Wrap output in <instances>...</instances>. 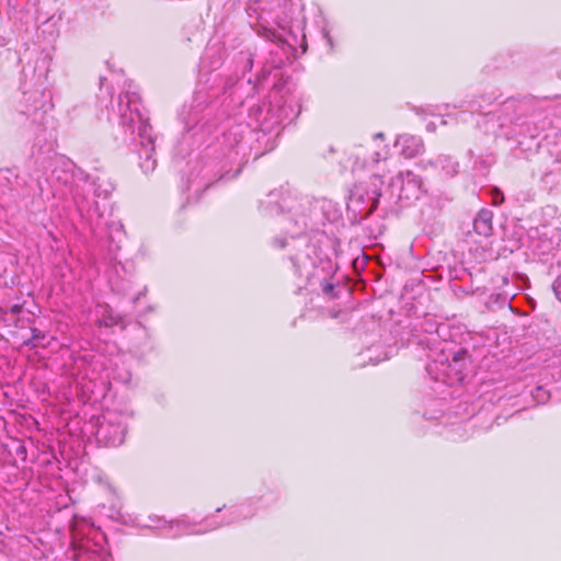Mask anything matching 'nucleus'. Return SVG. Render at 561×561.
<instances>
[{
  "instance_id": "13",
  "label": "nucleus",
  "mask_w": 561,
  "mask_h": 561,
  "mask_svg": "<svg viewBox=\"0 0 561 561\" xmlns=\"http://www.w3.org/2000/svg\"><path fill=\"white\" fill-rule=\"evenodd\" d=\"M394 147L399 153L405 158H414L424 150V144L421 137L413 135H401L398 137Z\"/></svg>"
},
{
  "instance_id": "36",
  "label": "nucleus",
  "mask_w": 561,
  "mask_h": 561,
  "mask_svg": "<svg viewBox=\"0 0 561 561\" xmlns=\"http://www.w3.org/2000/svg\"><path fill=\"white\" fill-rule=\"evenodd\" d=\"M375 156H377V158L375 159V161H378V156H379V153H378V152H375Z\"/></svg>"
},
{
  "instance_id": "19",
  "label": "nucleus",
  "mask_w": 561,
  "mask_h": 561,
  "mask_svg": "<svg viewBox=\"0 0 561 561\" xmlns=\"http://www.w3.org/2000/svg\"><path fill=\"white\" fill-rule=\"evenodd\" d=\"M31 336L24 341V345L28 348H37V347H45L47 345V336L45 332L37 328L31 329Z\"/></svg>"
},
{
  "instance_id": "28",
  "label": "nucleus",
  "mask_w": 561,
  "mask_h": 561,
  "mask_svg": "<svg viewBox=\"0 0 561 561\" xmlns=\"http://www.w3.org/2000/svg\"><path fill=\"white\" fill-rule=\"evenodd\" d=\"M335 286L332 284V283H324L323 286H322V291L329 296V297H335Z\"/></svg>"
},
{
  "instance_id": "8",
  "label": "nucleus",
  "mask_w": 561,
  "mask_h": 561,
  "mask_svg": "<svg viewBox=\"0 0 561 561\" xmlns=\"http://www.w3.org/2000/svg\"><path fill=\"white\" fill-rule=\"evenodd\" d=\"M300 100L294 94L285 92L279 96L273 95L268 113L275 117L276 124L293 123L300 114Z\"/></svg>"
},
{
  "instance_id": "6",
  "label": "nucleus",
  "mask_w": 561,
  "mask_h": 561,
  "mask_svg": "<svg viewBox=\"0 0 561 561\" xmlns=\"http://www.w3.org/2000/svg\"><path fill=\"white\" fill-rule=\"evenodd\" d=\"M92 533V536L73 538L71 558L75 561H112L111 553L104 547V534L96 530Z\"/></svg>"
},
{
  "instance_id": "18",
  "label": "nucleus",
  "mask_w": 561,
  "mask_h": 561,
  "mask_svg": "<svg viewBox=\"0 0 561 561\" xmlns=\"http://www.w3.org/2000/svg\"><path fill=\"white\" fill-rule=\"evenodd\" d=\"M90 185L93 188L94 196L101 198H107L115 188L113 182L105 175L93 178Z\"/></svg>"
},
{
  "instance_id": "10",
  "label": "nucleus",
  "mask_w": 561,
  "mask_h": 561,
  "mask_svg": "<svg viewBox=\"0 0 561 561\" xmlns=\"http://www.w3.org/2000/svg\"><path fill=\"white\" fill-rule=\"evenodd\" d=\"M24 98L27 103H32L26 105L21 114L25 115L32 123L42 124L47 112V102L44 100V94L39 91H33L24 93Z\"/></svg>"
},
{
  "instance_id": "25",
  "label": "nucleus",
  "mask_w": 561,
  "mask_h": 561,
  "mask_svg": "<svg viewBox=\"0 0 561 561\" xmlns=\"http://www.w3.org/2000/svg\"><path fill=\"white\" fill-rule=\"evenodd\" d=\"M552 290L557 299L561 302V274L554 279Z\"/></svg>"
},
{
  "instance_id": "34",
  "label": "nucleus",
  "mask_w": 561,
  "mask_h": 561,
  "mask_svg": "<svg viewBox=\"0 0 561 561\" xmlns=\"http://www.w3.org/2000/svg\"><path fill=\"white\" fill-rule=\"evenodd\" d=\"M134 127H135V130H134V134H135V133H136V130L138 131V123H137V121L135 122ZM137 139L139 140V137H138V136H137V137H134V140H137Z\"/></svg>"
},
{
  "instance_id": "20",
  "label": "nucleus",
  "mask_w": 561,
  "mask_h": 561,
  "mask_svg": "<svg viewBox=\"0 0 561 561\" xmlns=\"http://www.w3.org/2000/svg\"><path fill=\"white\" fill-rule=\"evenodd\" d=\"M436 165L446 172L447 175L454 176L458 173L459 163L449 156H439L435 161Z\"/></svg>"
},
{
  "instance_id": "32",
  "label": "nucleus",
  "mask_w": 561,
  "mask_h": 561,
  "mask_svg": "<svg viewBox=\"0 0 561 561\" xmlns=\"http://www.w3.org/2000/svg\"><path fill=\"white\" fill-rule=\"evenodd\" d=\"M21 311V307L19 305H14L11 308V312L18 314Z\"/></svg>"
},
{
  "instance_id": "14",
  "label": "nucleus",
  "mask_w": 561,
  "mask_h": 561,
  "mask_svg": "<svg viewBox=\"0 0 561 561\" xmlns=\"http://www.w3.org/2000/svg\"><path fill=\"white\" fill-rule=\"evenodd\" d=\"M73 181V171L68 162H62L60 165H56L49 175V182L51 185H56L57 188L60 190L69 188L72 192Z\"/></svg>"
},
{
  "instance_id": "24",
  "label": "nucleus",
  "mask_w": 561,
  "mask_h": 561,
  "mask_svg": "<svg viewBox=\"0 0 561 561\" xmlns=\"http://www.w3.org/2000/svg\"><path fill=\"white\" fill-rule=\"evenodd\" d=\"M215 55H217V58L216 59H213L211 64H210V69H217L220 65H221V56L219 54L218 50H214L213 48H209L206 50L205 55H204V61L208 58H214Z\"/></svg>"
},
{
  "instance_id": "27",
  "label": "nucleus",
  "mask_w": 561,
  "mask_h": 561,
  "mask_svg": "<svg viewBox=\"0 0 561 561\" xmlns=\"http://www.w3.org/2000/svg\"><path fill=\"white\" fill-rule=\"evenodd\" d=\"M492 198L493 204L499 206L504 202V194L499 188H494Z\"/></svg>"
},
{
  "instance_id": "3",
  "label": "nucleus",
  "mask_w": 561,
  "mask_h": 561,
  "mask_svg": "<svg viewBox=\"0 0 561 561\" xmlns=\"http://www.w3.org/2000/svg\"><path fill=\"white\" fill-rule=\"evenodd\" d=\"M117 112L119 124L130 135H134V124L137 121L140 146L138 150L139 167L145 173L152 172L157 165V159L154 158L157 136L142 107L138 92L128 89L119 94Z\"/></svg>"
},
{
  "instance_id": "30",
  "label": "nucleus",
  "mask_w": 561,
  "mask_h": 561,
  "mask_svg": "<svg viewBox=\"0 0 561 561\" xmlns=\"http://www.w3.org/2000/svg\"><path fill=\"white\" fill-rule=\"evenodd\" d=\"M388 357H389V356H388V354H387V353H385L383 357H373L371 355H369L368 359H369L370 362H373V364H378L379 362L385 360V359H387Z\"/></svg>"
},
{
  "instance_id": "22",
  "label": "nucleus",
  "mask_w": 561,
  "mask_h": 561,
  "mask_svg": "<svg viewBox=\"0 0 561 561\" xmlns=\"http://www.w3.org/2000/svg\"><path fill=\"white\" fill-rule=\"evenodd\" d=\"M530 393L537 404H545L550 398V392L542 386L536 387Z\"/></svg>"
},
{
  "instance_id": "21",
  "label": "nucleus",
  "mask_w": 561,
  "mask_h": 561,
  "mask_svg": "<svg viewBox=\"0 0 561 561\" xmlns=\"http://www.w3.org/2000/svg\"><path fill=\"white\" fill-rule=\"evenodd\" d=\"M121 317L117 314H114L111 308L106 307L101 320L100 324L104 325L106 328H112L117 325L121 322Z\"/></svg>"
},
{
  "instance_id": "4",
  "label": "nucleus",
  "mask_w": 561,
  "mask_h": 561,
  "mask_svg": "<svg viewBox=\"0 0 561 561\" xmlns=\"http://www.w3.org/2000/svg\"><path fill=\"white\" fill-rule=\"evenodd\" d=\"M383 181L379 175H373L367 185H355L346 204L347 214L353 220L360 221L370 216L380 203L387 202L386 193L381 191Z\"/></svg>"
},
{
  "instance_id": "1",
  "label": "nucleus",
  "mask_w": 561,
  "mask_h": 561,
  "mask_svg": "<svg viewBox=\"0 0 561 561\" xmlns=\"http://www.w3.org/2000/svg\"><path fill=\"white\" fill-rule=\"evenodd\" d=\"M260 213L265 217H277L278 225L290 238H274L278 249L289 247V260L295 273L309 277L312 270L329 259V238L323 231L313 228V203L306 196L289 191H272L260 202Z\"/></svg>"
},
{
  "instance_id": "2",
  "label": "nucleus",
  "mask_w": 561,
  "mask_h": 561,
  "mask_svg": "<svg viewBox=\"0 0 561 561\" xmlns=\"http://www.w3.org/2000/svg\"><path fill=\"white\" fill-rule=\"evenodd\" d=\"M265 138L263 128H251L248 124H236L224 131L218 138L217 149L224 160L225 175L236 178L251 157L256 160L263 156L267 150L263 146Z\"/></svg>"
},
{
  "instance_id": "12",
  "label": "nucleus",
  "mask_w": 561,
  "mask_h": 561,
  "mask_svg": "<svg viewBox=\"0 0 561 561\" xmlns=\"http://www.w3.org/2000/svg\"><path fill=\"white\" fill-rule=\"evenodd\" d=\"M497 99H499V95H495V93L492 92V93L480 94L466 103L470 111L477 112L482 115H489V114L494 113L496 107L499 106ZM500 105L502 107L508 108L510 102L504 101V102L500 103Z\"/></svg>"
},
{
  "instance_id": "7",
  "label": "nucleus",
  "mask_w": 561,
  "mask_h": 561,
  "mask_svg": "<svg viewBox=\"0 0 561 561\" xmlns=\"http://www.w3.org/2000/svg\"><path fill=\"white\" fill-rule=\"evenodd\" d=\"M126 433L127 425L122 415L108 413L96 420L94 435L99 445L117 447L124 443Z\"/></svg>"
},
{
  "instance_id": "11",
  "label": "nucleus",
  "mask_w": 561,
  "mask_h": 561,
  "mask_svg": "<svg viewBox=\"0 0 561 561\" xmlns=\"http://www.w3.org/2000/svg\"><path fill=\"white\" fill-rule=\"evenodd\" d=\"M470 363L469 352L466 348H460L454 353L450 360L447 359L446 375L453 381H462Z\"/></svg>"
},
{
  "instance_id": "35",
  "label": "nucleus",
  "mask_w": 561,
  "mask_h": 561,
  "mask_svg": "<svg viewBox=\"0 0 561 561\" xmlns=\"http://www.w3.org/2000/svg\"><path fill=\"white\" fill-rule=\"evenodd\" d=\"M374 351H375V348H374V347H373V348H368V353H369V354H370V353H373Z\"/></svg>"
},
{
  "instance_id": "5",
  "label": "nucleus",
  "mask_w": 561,
  "mask_h": 561,
  "mask_svg": "<svg viewBox=\"0 0 561 561\" xmlns=\"http://www.w3.org/2000/svg\"><path fill=\"white\" fill-rule=\"evenodd\" d=\"M387 204H400L402 207L410 206L424 193L422 179L411 171L399 173L392 178L385 191Z\"/></svg>"
},
{
  "instance_id": "26",
  "label": "nucleus",
  "mask_w": 561,
  "mask_h": 561,
  "mask_svg": "<svg viewBox=\"0 0 561 561\" xmlns=\"http://www.w3.org/2000/svg\"><path fill=\"white\" fill-rule=\"evenodd\" d=\"M241 81V78L239 77H229L227 78L226 82H225V91H228L229 89H232L234 85H237L238 83H240Z\"/></svg>"
},
{
  "instance_id": "23",
  "label": "nucleus",
  "mask_w": 561,
  "mask_h": 561,
  "mask_svg": "<svg viewBox=\"0 0 561 561\" xmlns=\"http://www.w3.org/2000/svg\"><path fill=\"white\" fill-rule=\"evenodd\" d=\"M238 61L243 66V73L245 70L252 69L253 58L248 51H240L238 55Z\"/></svg>"
},
{
  "instance_id": "16",
  "label": "nucleus",
  "mask_w": 561,
  "mask_h": 561,
  "mask_svg": "<svg viewBox=\"0 0 561 561\" xmlns=\"http://www.w3.org/2000/svg\"><path fill=\"white\" fill-rule=\"evenodd\" d=\"M72 198L81 217H91L93 214L101 216L99 203L80 193L78 186L72 192Z\"/></svg>"
},
{
  "instance_id": "15",
  "label": "nucleus",
  "mask_w": 561,
  "mask_h": 561,
  "mask_svg": "<svg viewBox=\"0 0 561 561\" xmlns=\"http://www.w3.org/2000/svg\"><path fill=\"white\" fill-rule=\"evenodd\" d=\"M472 226L476 234L483 238L491 237L493 234V211L488 208L479 210Z\"/></svg>"
},
{
  "instance_id": "31",
  "label": "nucleus",
  "mask_w": 561,
  "mask_h": 561,
  "mask_svg": "<svg viewBox=\"0 0 561 561\" xmlns=\"http://www.w3.org/2000/svg\"><path fill=\"white\" fill-rule=\"evenodd\" d=\"M25 453H26L25 447H24L23 445H20V446L18 447V449H16V454H18V455H25Z\"/></svg>"
},
{
  "instance_id": "17",
  "label": "nucleus",
  "mask_w": 561,
  "mask_h": 561,
  "mask_svg": "<svg viewBox=\"0 0 561 561\" xmlns=\"http://www.w3.org/2000/svg\"><path fill=\"white\" fill-rule=\"evenodd\" d=\"M149 519L153 523L152 525H149V528L157 529L161 531V536L168 537V538H176L180 536L179 533L173 531L174 528H180L186 526L183 520L174 519V520H165L162 517H149Z\"/></svg>"
},
{
  "instance_id": "33",
  "label": "nucleus",
  "mask_w": 561,
  "mask_h": 561,
  "mask_svg": "<svg viewBox=\"0 0 561 561\" xmlns=\"http://www.w3.org/2000/svg\"><path fill=\"white\" fill-rule=\"evenodd\" d=\"M145 295V291L138 293V295L134 298V304H136L142 296Z\"/></svg>"
},
{
  "instance_id": "29",
  "label": "nucleus",
  "mask_w": 561,
  "mask_h": 561,
  "mask_svg": "<svg viewBox=\"0 0 561 561\" xmlns=\"http://www.w3.org/2000/svg\"><path fill=\"white\" fill-rule=\"evenodd\" d=\"M322 33H323V37H324V38H325V41H327V44H328V45L330 46V48L332 49V48H333V39H332V37H331L330 33H329L328 31H325V30H323V31H322Z\"/></svg>"
},
{
  "instance_id": "9",
  "label": "nucleus",
  "mask_w": 561,
  "mask_h": 561,
  "mask_svg": "<svg viewBox=\"0 0 561 561\" xmlns=\"http://www.w3.org/2000/svg\"><path fill=\"white\" fill-rule=\"evenodd\" d=\"M0 191L12 198H26L33 193L27 178L19 175L14 168L0 169Z\"/></svg>"
}]
</instances>
